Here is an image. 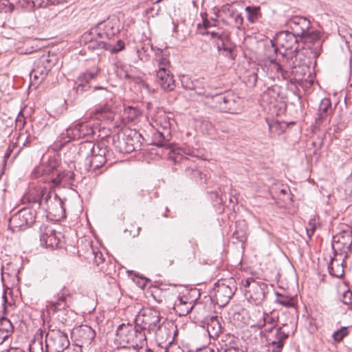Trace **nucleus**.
Here are the masks:
<instances>
[{"instance_id":"obj_1","label":"nucleus","mask_w":352,"mask_h":352,"mask_svg":"<svg viewBox=\"0 0 352 352\" xmlns=\"http://www.w3.org/2000/svg\"><path fill=\"white\" fill-rule=\"evenodd\" d=\"M107 152L103 144H95L91 141H85L80 144L78 153L82 157H85L87 168L98 169L106 163Z\"/></svg>"},{"instance_id":"obj_45","label":"nucleus","mask_w":352,"mask_h":352,"mask_svg":"<svg viewBox=\"0 0 352 352\" xmlns=\"http://www.w3.org/2000/svg\"><path fill=\"white\" fill-rule=\"evenodd\" d=\"M155 126H157V128H160L162 131H165L164 126H165V123H166V124L168 125V126H166L167 128V131L168 132H170V123L169 118H168V116L166 115L163 114V115L158 116L155 120Z\"/></svg>"},{"instance_id":"obj_4","label":"nucleus","mask_w":352,"mask_h":352,"mask_svg":"<svg viewBox=\"0 0 352 352\" xmlns=\"http://www.w3.org/2000/svg\"><path fill=\"white\" fill-rule=\"evenodd\" d=\"M54 65L55 58L50 54H43L36 59L30 73L31 84L38 85L41 83Z\"/></svg>"},{"instance_id":"obj_9","label":"nucleus","mask_w":352,"mask_h":352,"mask_svg":"<svg viewBox=\"0 0 352 352\" xmlns=\"http://www.w3.org/2000/svg\"><path fill=\"white\" fill-rule=\"evenodd\" d=\"M234 294V281L228 280L216 283L213 287V298L220 307L227 305Z\"/></svg>"},{"instance_id":"obj_56","label":"nucleus","mask_w":352,"mask_h":352,"mask_svg":"<svg viewBox=\"0 0 352 352\" xmlns=\"http://www.w3.org/2000/svg\"><path fill=\"white\" fill-rule=\"evenodd\" d=\"M94 261L97 265L102 263L104 261V258L100 252H94Z\"/></svg>"},{"instance_id":"obj_39","label":"nucleus","mask_w":352,"mask_h":352,"mask_svg":"<svg viewBox=\"0 0 352 352\" xmlns=\"http://www.w3.org/2000/svg\"><path fill=\"white\" fill-rule=\"evenodd\" d=\"M186 174L191 179H195L197 183H206V176L203 175L201 171L197 168V166H190L186 168Z\"/></svg>"},{"instance_id":"obj_61","label":"nucleus","mask_w":352,"mask_h":352,"mask_svg":"<svg viewBox=\"0 0 352 352\" xmlns=\"http://www.w3.org/2000/svg\"><path fill=\"white\" fill-rule=\"evenodd\" d=\"M208 33L211 35L212 38H217L219 41L220 38V36H221L223 32L219 33V32H208Z\"/></svg>"},{"instance_id":"obj_35","label":"nucleus","mask_w":352,"mask_h":352,"mask_svg":"<svg viewBox=\"0 0 352 352\" xmlns=\"http://www.w3.org/2000/svg\"><path fill=\"white\" fill-rule=\"evenodd\" d=\"M78 331V336L81 338L82 343L87 345L91 344L92 341L95 339L96 332L89 326L84 325L80 327Z\"/></svg>"},{"instance_id":"obj_32","label":"nucleus","mask_w":352,"mask_h":352,"mask_svg":"<svg viewBox=\"0 0 352 352\" xmlns=\"http://www.w3.org/2000/svg\"><path fill=\"white\" fill-rule=\"evenodd\" d=\"M280 87L277 85H272L268 87L261 95L263 102L268 104L275 103L279 97Z\"/></svg>"},{"instance_id":"obj_24","label":"nucleus","mask_w":352,"mask_h":352,"mask_svg":"<svg viewBox=\"0 0 352 352\" xmlns=\"http://www.w3.org/2000/svg\"><path fill=\"white\" fill-rule=\"evenodd\" d=\"M100 69L94 67L90 70L81 74L75 81L74 88L77 93H82L86 90L87 85L89 81L95 78L99 74Z\"/></svg>"},{"instance_id":"obj_59","label":"nucleus","mask_w":352,"mask_h":352,"mask_svg":"<svg viewBox=\"0 0 352 352\" xmlns=\"http://www.w3.org/2000/svg\"><path fill=\"white\" fill-rule=\"evenodd\" d=\"M235 22H236V24L238 26L242 25V23H243V18H242L241 14H236L235 16Z\"/></svg>"},{"instance_id":"obj_11","label":"nucleus","mask_w":352,"mask_h":352,"mask_svg":"<svg viewBox=\"0 0 352 352\" xmlns=\"http://www.w3.org/2000/svg\"><path fill=\"white\" fill-rule=\"evenodd\" d=\"M120 23L116 16L109 17L106 21L99 23L94 27V34H100V38L111 39L119 33Z\"/></svg>"},{"instance_id":"obj_8","label":"nucleus","mask_w":352,"mask_h":352,"mask_svg":"<svg viewBox=\"0 0 352 352\" xmlns=\"http://www.w3.org/2000/svg\"><path fill=\"white\" fill-rule=\"evenodd\" d=\"M69 345L67 334L59 329H50L45 335V351L63 352Z\"/></svg>"},{"instance_id":"obj_2","label":"nucleus","mask_w":352,"mask_h":352,"mask_svg":"<svg viewBox=\"0 0 352 352\" xmlns=\"http://www.w3.org/2000/svg\"><path fill=\"white\" fill-rule=\"evenodd\" d=\"M116 336L120 342L134 349L142 348L146 344V333L136 323L135 326L120 324L116 330Z\"/></svg>"},{"instance_id":"obj_55","label":"nucleus","mask_w":352,"mask_h":352,"mask_svg":"<svg viewBox=\"0 0 352 352\" xmlns=\"http://www.w3.org/2000/svg\"><path fill=\"white\" fill-rule=\"evenodd\" d=\"M33 140H34V138L31 137L30 135L25 138L23 135L21 134L19 138L18 143L19 144L21 141H23V142H22L23 146H30V143L32 142V141Z\"/></svg>"},{"instance_id":"obj_12","label":"nucleus","mask_w":352,"mask_h":352,"mask_svg":"<svg viewBox=\"0 0 352 352\" xmlns=\"http://www.w3.org/2000/svg\"><path fill=\"white\" fill-rule=\"evenodd\" d=\"M72 296L69 289L63 285L54 295V298L47 302V309L49 313L55 314L65 310L69 307V298Z\"/></svg>"},{"instance_id":"obj_47","label":"nucleus","mask_w":352,"mask_h":352,"mask_svg":"<svg viewBox=\"0 0 352 352\" xmlns=\"http://www.w3.org/2000/svg\"><path fill=\"white\" fill-rule=\"evenodd\" d=\"M0 331L8 334L9 336L13 331V326L11 322L5 317L0 318Z\"/></svg>"},{"instance_id":"obj_20","label":"nucleus","mask_w":352,"mask_h":352,"mask_svg":"<svg viewBox=\"0 0 352 352\" xmlns=\"http://www.w3.org/2000/svg\"><path fill=\"white\" fill-rule=\"evenodd\" d=\"M56 162L51 160L48 164H42L36 166L32 171L31 177L33 179H40L43 183L50 182V177L55 170Z\"/></svg>"},{"instance_id":"obj_14","label":"nucleus","mask_w":352,"mask_h":352,"mask_svg":"<svg viewBox=\"0 0 352 352\" xmlns=\"http://www.w3.org/2000/svg\"><path fill=\"white\" fill-rule=\"evenodd\" d=\"M176 327L169 324H162L157 331H155L156 340L158 344L164 349L170 347L175 340V335L176 333Z\"/></svg>"},{"instance_id":"obj_36","label":"nucleus","mask_w":352,"mask_h":352,"mask_svg":"<svg viewBox=\"0 0 352 352\" xmlns=\"http://www.w3.org/2000/svg\"><path fill=\"white\" fill-rule=\"evenodd\" d=\"M217 47L218 51L223 50L227 52V55L232 56L234 45L231 42L230 36L228 34L223 33L220 36L219 42L217 43Z\"/></svg>"},{"instance_id":"obj_46","label":"nucleus","mask_w":352,"mask_h":352,"mask_svg":"<svg viewBox=\"0 0 352 352\" xmlns=\"http://www.w3.org/2000/svg\"><path fill=\"white\" fill-rule=\"evenodd\" d=\"M276 294L277 296V298L276 300L277 303L287 307H294V298L280 294L278 292L276 293Z\"/></svg>"},{"instance_id":"obj_48","label":"nucleus","mask_w":352,"mask_h":352,"mask_svg":"<svg viewBox=\"0 0 352 352\" xmlns=\"http://www.w3.org/2000/svg\"><path fill=\"white\" fill-rule=\"evenodd\" d=\"M125 44L124 41H122L121 39H119L117 41L116 44L114 45L111 43H107V50L109 51L111 53H117L120 51L123 50Z\"/></svg>"},{"instance_id":"obj_17","label":"nucleus","mask_w":352,"mask_h":352,"mask_svg":"<svg viewBox=\"0 0 352 352\" xmlns=\"http://www.w3.org/2000/svg\"><path fill=\"white\" fill-rule=\"evenodd\" d=\"M134 135L131 134H122V137L118 136V140L116 143V146L118 151L122 153H130L138 149L140 145L137 140L138 135L136 133H133Z\"/></svg>"},{"instance_id":"obj_13","label":"nucleus","mask_w":352,"mask_h":352,"mask_svg":"<svg viewBox=\"0 0 352 352\" xmlns=\"http://www.w3.org/2000/svg\"><path fill=\"white\" fill-rule=\"evenodd\" d=\"M276 43L275 47L285 50L284 52H280L284 56H289L290 53L298 49V37L288 31L278 33Z\"/></svg>"},{"instance_id":"obj_52","label":"nucleus","mask_w":352,"mask_h":352,"mask_svg":"<svg viewBox=\"0 0 352 352\" xmlns=\"http://www.w3.org/2000/svg\"><path fill=\"white\" fill-rule=\"evenodd\" d=\"M341 301L347 306L349 309L352 310V292L351 291H346L343 294Z\"/></svg>"},{"instance_id":"obj_42","label":"nucleus","mask_w":352,"mask_h":352,"mask_svg":"<svg viewBox=\"0 0 352 352\" xmlns=\"http://www.w3.org/2000/svg\"><path fill=\"white\" fill-rule=\"evenodd\" d=\"M269 131L272 135H279L284 132L285 126L277 120L267 121Z\"/></svg>"},{"instance_id":"obj_63","label":"nucleus","mask_w":352,"mask_h":352,"mask_svg":"<svg viewBox=\"0 0 352 352\" xmlns=\"http://www.w3.org/2000/svg\"><path fill=\"white\" fill-rule=\"evenodd\" d=\"M219 352H239L238 349L236 348H234V347H228V348H226L223 350H221V351Z\"/></svg>"},{"instance_id":"obj_54","label":"nucleus","mask_w":352,"mask_h":352,"mask_svg":"<svg viewBox=\"0 0 352 352\" xmlns=\"http://www.w3.org/2000/svg\"><path fill=\"white\" fill-rule=\"evenodd\" d=\"M258 79V75L256 72H252L248 77L247 83L252 87L256 85Z\"/></svg>"},{"instance_id":"obj_18","label":"nucleus","mask_w":352,"mask_h":352,"mask_svg":"<svg viewBox=\"0 0 352 352\" xmlns=\"http://www.w3.org/2000/svg\"><path fill=\"white\" fill-rule=\"evenodd\" d=\"M43 208L50 214L60 215L63 212L62 200L56 195L52 197V192L47 190L44 194Z\"/></svg>"},{"instance_id":"obj_40","label":"nucleus","mask_w":352,"mask_h":352,"mask_svg":"<svg viewBox=\"0 0 352 352\" xmlns=\"http://www.w3.org/2000/svg\"><path fill=\"white\" fill-rule=\"evenodd\" d=\"M80 123L72 125L66 130V136L68 138L65 142L82 138L80 130Z\"/></svg>"},{"instance_id":"obj_43","label":"nucleus","mask_w":352,"mask_h":352,"mask_svg":"<svg viewBox=\"0 0 352 352\" xmlns=\"http://www.w3.org/2000/svg\"><path fill=\"white\" fill-rule=\"evenodd\" d=\"M245 11L248 13V20L251 23H255L261 17L260 8L259 7H250L245 8Z\"/></svg>"},{"instance_id":"obj_62","label":"nucleus","mask_w":352,"mask_h":352,"mask_svg":"<svg viewBox=\"0 0 352 352\" xmlns=\"http://www.w3.org/2000/svg\"><path fill=\"white\" fill-rule=\"evenodd\" d=\"M15 147L14 145H12V148H10V146L8 147V150L6 151L5 155H4V158L6 160L8 158L10 157V155H11V153L12 151V149Z\"/></svg>"},{"instance_id":"obj_5","label":"nucleus","mask_w":352,"mask_h":352,"mask_svg":"<svg viewBox=\"0 0 352 352\" xmlns=\"http://www.w3.org/2000/svg\"><path fill=\"white\" fill-rule=\"evenodd\" d=\"M287 65L290 69L289 76H294L296 81H301L309 67L307 57L302 50L298 49L287 56Z\"/></svg>"},{"instance_id":"obj_60","label":"nucleus","mask_w":352,"mask_h":352,"mask_svg":"<svg viewBox=\"0 0 352 352\" xmlns=\"http://www.w3.org/2000/svg\"><path fill=\"white\" fill-rule=\"evenodd\" d=\"M9 336L6 333H4L3 331H0V344H2L6 339H8Z\"/></svg>"},{"instance_id":"obj_15","label":"nucleus","mask_w":352,"mask_h":352,"mask_svg":"<svg viewBox=\"0 0 352 352\" xmlns=\"http://www.w3.org/2000/svg\"><path fill=\"white\" fill-rule=\"evenodd\" d=\"M351 246L352 230H344L333 238L332 248L336 253L340 251L346 254Z\"/></svg>"},{"instance_id":"obj_34","label":"nucleus","mask_w":352,"mask_h":352,"mask_svg":"<svg viewBox=\"0 0 352 352\" xmlns=\"http://www.w3.org/2000/svg\"><path fill=\"white\" fill-rule=\"evenodd\" d=\"M341 261L342 258L338 259L337 258H331L330 263L328 265V270L332 276L340 278L344 274V267Z\"/></svg>"},{"instance_id":"obj_57","label":"nucleus","mask_w":352,"mask_h":352,"mask_svg":"<svg viewBox=\"0 0 352 352\" xmlns=\"http://www.w3.org/2000/svg\"><path fill=\"white\" fill-rule=\"evenodd\" d=\"M34 7H46L49 5V0H32Z\"/></svg>"},{"instance_id":"obj_26","label":"nucleus","mask_w":352,"mask_h":352,"mask_svg":"<svg viewBox=\"0 0 352 352\" xmlns=\"http://www.w3.org/2000/svg\"><path fill=\"white\" fill-rule=\"evenodd\" d=\"M206 323L207 324V331L211 338L217 339L222 332V327L221 321V317L217 316H212L206 318Z\"/></svg>"},{"instance_id":"obj_10","label":"nucleus","mask_w":352,"mask_h":352,"mask_svg":"<svg viewBox=\"0 0 352 352\" xmlns=\"http://www.w3.org/2000/svg\"><path fill=\"white\" fill-rule=\"evenodd\" d=\"M36 213L28 209H22L14 214L10 220V226L14 231L24 230L35 221Z\"/></svg>"},{"instance_id":"obj_6","label":"nucleus","mask_w":352,"mask_h":352,"mask_svg":"<svg viewBox=\"0 0 352 352\" xmlns=\"http://www.w3.org/2000/svg\"><path fill=\"white\" fill-rule=\"evenodd\" d=\"M162 318L158 311L152 308H144L138 315L135 323L144 331L154 332L164 323L162 322Z\"/></svg>"},{"instance_id":"obj_50","label":"nucleus","mask_w":352,"mask_h":352,"mask_svg":"<svg viewBox=\"0 0 352 352\" xmlns=\"http://www.w3.org/2000/svg\"><path fill=\"white\" fill-rule=\"evenodd\" d=\"M195 91V94L204 97L206 98H210V95H211V91H209L206 87H197L194 84L192 87H189Z\"/></svg>"},{"instance_id":"obj_37","label":"nucleus","mask_w":352,"mask_h":352,"mask_svg":"<svg viewBox=\"0 0 352 352\" xmlns=\"http://www.w3.org/2000/svg\"><path fill=\"white\" fill-rule=\"evenodd\" d=\"M155 60L158 67L157 72H168L170 66V61L166 55L163 54L162 50H158V52L156 53V57Z\"/></svg>"},{"instance_id":"obj_44","label":"nucleus","mask_w":352,"mask_h":352,"mask_svg":"<svg viewBox=\"0 0 352 352\" xmlns=\"http://www.w3.org/2000/svg\"><path fill=\"white\" fill-rule=\"evenodd\" d=\"M300 39L304 43H312L320 39V33L316 30L311 31L309 29L305 35L300 37Z\"/></svg>"},{"instance_id":"obj_33","label":"nucleus","mask_w":352,"mask_h":352,"mask_svg":"<svg viewBox=\"0 0 352 352\" xmlns=\"http://www.w3.org/2000/svg\"><path fill=\"white\" fill-rule=\"evenodd\" d=\"M177 154L181 156V160L184 162L188 160V157H193L198 158L200 152L198 149L193 148L190 144L186 143L182 147L177 149Z\"/></svg>"},{"instance_id":"obj_19","label":"nucleus","mask_w":352,"mask_h":352,"mask_svg":"<svg viewBox=\"0 0 352 352\" xmlns=\"http://www.w3.org/2000/svg\"><path fill=\"white\" fill-rule=\"evenodd\" d=\"M268 334L266 336L267 341L272 346V352H280L283 346V342L288 337V333L278 327L272 331H266Z\"/></svg>"},{"instance_id":"obj_49","label":"nucleus","mask_w":352,"mask_h":352,"mask_svg":"<svg viewBox=\"0 0 352 352\" xmlns=\"http://www.w3.org/2000/svg\"><path fill=\"white\" fill-rule=\"evenodd\" d=\"M80 130L82 138L89 137L92 135L94 133V129L91 124L87 122H81L80 123Z\"/></svg>"},{"instance_id":"obj_23","label":"nucleus","mask_w":352,"mask_h":352,"mask_svg":"<svg viewBox=\"0 0 352 352\" xmlns=\"http://www.w3.org/2000/svg\"><path fill=\"white\" fill-rule=\"evenodd\" d=\"M40 241L41 245L52 248L56 247L59 242L55 230L47 226L40 228Z\"/></svg>"},{"instance_id":"obj_38","label":"nucleus","mask_w":352,"mask_h":352,"mask_svg":"<svg viewBox=\"0 0 352 352\" xmlns=\"http://www.w3.org/2000/svg\"><path fill=\"white\" fill-rule=\"evenodd\" d=\"M72 177V173L69 171H63L60 172L56 168V165L55 166V170L54 171V174L52 175V177H50V183L52 184L50 185L51 187L56 186L60 184L62 181L65 180L67 178L71 179Z\"/></svg>"},{"instance_id":"obj_30","label":"nucleus","mask_w":352,"mask_h":352,"mask_svg":"<svg viewBox=\"0 0 352 352\" xmlns=\"http://www.w3.org/2000/svg\"><path fill=\"white\" fill-rule=\"evenodd\" d=\"M158 84L165 91H172L175 87L173 74L168 72H157Z\"/></svg>"},{"instance_id":"obj_22","label":"nucleus","mask_w":352,"mask_h":352,"mask_svg":"<svg viewBox=\"0 0 352 352\" xmlns=\"http://www.w3.org/2000/svg\"><path fill=\"white\" fill-rule=\"evenodd\" d=\"M255 317L258 318L252 324L253 327H257L259 329L265 327V331H272L274 328L277 327V320L272 314H269L258 311L255 313Z\"/></svg>"},{"instance_id":"obj_31","label":"nucleus","mask_w":352,"mask_h":352,"mask_svg":"<svg viewBox=\"0 0 352 352\" xmlns=\"http://www.w3.org/2000/svg\"><path fill=\"white\" fill-rule=\"evenodd\" d=\"M165 126H168L166 123H165ZM164 127L165 131H162L160 128L156 129V131L152 136L153 144L158 146H163L170 140L171 133L167 131L166 126Z\"/></svg>"},{"instance_id":"obj_25","label":"nucleus","mask_w":352,"mask_h":352,"mask_svg":"<svg viewBox=\"0 0 352 352\" xmlns=\"http://www.w3.org/2000/svg\"><path fill=\"white\" fill-rule=\"evenodd\" d=\"M47 188L44 187H39L30 190L29 192L26 194L23 198V203H31L38 204L41 206L44 200V194L47 192Z\"/></svg>"},{"instance_id":"obj_29","label":"nucleus","mask_w":352,"mask_h":352,"mask_svg":"<svg viewBox=\"0 0 352 352\" xmlns=\"http://www.w3.org/2000/svg\"><path fill=\"white\" fill-rule=\"evenodd\" d=\"M332 113L331 102L329 98H323L319 104L318 116L316 118V124H321Z\"/></svg>"},{"instance_id":"obj_53","label":"nucleus","mask_w":352,"mask_h":352,"mask_svg":"<svg viewBox=\"0 0 352 352\" xmlns=\"http://www.w3.org/2000/svg\"><path fill=\"white\" fill-rule=\"evenodd\" d=\"M316 228V226L315 224V220H314V219L310 220L309 221L307 226H306L307 235L309 239H310L311 238V236H313V234H314Z\"/></svg>"},{"instance_id":"obj_7","label":"nucleus","mask_w":352,"mask_h":352,"mask_svg":"<svg viewBox=\"0 0 352 352\" xmlns=\"http://www.w3.org/2000/svg\"><path fill=\"white\" fill-rule=\"evenodd\" d=\"M266 50L269 52H272L274 54H266L267 57L264 61L263 70L272 78L282 77L283 79H287L290 78L289 72L283 69L281 65L276 60L275 56L277 53L278 47L274 46L272 41H270V45L267 46Z\"/></svg>"},{"instance_id":"obj_64","label":"nucleus","mask_w":352,"mask_h":352,"mask_svg":"<svg viewBox=\"0 0 352 352\" xmlns=\"http://www.w3.org/2000/svg\"><path fill=\"white\" fill-rule=\"evenodd\" d=\"M65 1V0H49V5L50 4L55 5V4L63 3Z\"/></svg>"},{"instance_id":"obj_41","label":"nucleus","mask_w":352,"mask_h":352,"mask_svg":"<svg viewBox=\"0 0 352 352\" xmlns=\"http://www.w3.org/2000/svg\"><path fill=\"white\" fill-rule=\"evenodd\" d=\"M30 352H44L43 345V336L41 333H36L30 344Z\"/></svg>"},{"instance_id":"obj_58","label":"nucleus","mask_w":352,"mask_h":352,"mask_svg":"<svg viewBox=\"0 0 352 352\" xmlns=\"http://www.w3.org/2000/svg\"><path fill=\"white\" fill-rule=\"evenodd\" d=\"M212 25H214V22L210 21L206 18L203 19V26L205 29H208L212 27Z\"/></svg>"},{"instance_id":"obj_16","label":"nucleus","mask_w":352,"mask_h":352,"mask_svg":"<svg viewBox=\"0 0 352 352\" xmlns=\"http://www.w3.org/2000/svg\"><path fill=\"white\" fill-rule=\"evenodd\" d=\"M286 25L292 30V33L300 38L310 29L311 22L305 17L295 16L287 20Z\"/></svg>"},{"instance_id":"obj_21","label":"nucleus","mask_w":352,"mask_h":352,"mask_svg":"<svg viewBox=\"0 0 352 352\" xmlns=\"http://www.w3.org/2000/svg\"><path fill=\"white\" fill-rule=\"evenodd\" d=\"M94 28L82 36V41L87 46L88 49H104L107 50V43L104 38H100V34H94Z\"/></svg>"},{"instance_id":"obj_27","label":"nucleus","mask_w":352,"mask_h":352,"mask_svg":"<svg viewBox=\"0 0 352 352\" xmlns=\"http://www.w3.org/2000/svg\"><path fill=\"white\" fill-rule=\"evenodd\" d=\"M210 98L213 100L214 107L219 109L221 111L233 113L234 109L232 107H227L226 102L233 103L234 100L231 97L226 96L223 94L211 92Z\"/></svg>"},{"instance_id":"obj_51","label":"nucleus","mask_w":352,"mask_h":352,"mask_svg":"<svg viewBox=\"0 0 352 352\" xmlns=\"http://www.w3.org/2000/svg\"><path fill=\"white\" fill-rule=\"evenodd\" d=\"M348 335L347 328L343 327L333 333V338L335 342H339Z\"/></svg>"},{"instance_id":"obj_28","label":"nucleus","mask_w":352,"mask_h":352,"mask_svg":"<svg viewBox=\"0 0 352 352\" xmlns=\"http://www.w3.org/2000/svg\"><path fill=\"white\" fill-rule=\"evenodd\" d=\"M193 308V300L186 296H179L174 304V309L179 316H186Z\"/></svg>"},{"instance_id":"obj_3","label":"nucleus","mask_w":352,"mask_h":352,"mask_svg":"<svg viewBox=\"0 0 352 352\" xmlns=\"http://www.w3.org/2000/svg\"><path fill=\"white\" fill-rule=\"evenodd\" d=\"M248 300L252 305H261L269 292L268 285L264 282L256 281L250 277L241 281Z\"/></svg>"}]
</instances>
